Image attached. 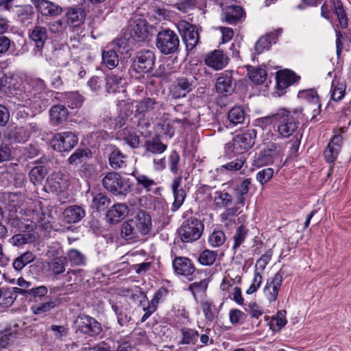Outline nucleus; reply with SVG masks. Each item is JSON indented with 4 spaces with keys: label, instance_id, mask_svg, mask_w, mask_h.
Returning <instances> with one entry per match:
<instances>
[{
    "label": "nucleus",
    "instance_id": "f257e3e1",
    "mask_svg": "<svg viewBox=\"0 0 351 351\" xmlns=\"http://www.w3.org/2000/svg\"><path fill=\"white\" fill-rule=\"evenodd\" d=\"M29 90L23 93H16L18 105L22 106H31L39 110H45L48 105V99L44 98L45 84L43 80L37 79L32 80L29 85Z\"/></svg>",
    "mask_w": 351,
    "mask_h": 351
},
{
    "label": "nucleus",
    "instance_id": "f03ea898",
    "mask_svg": "<svg viewBox=\"0 0 351 351\" xmlns=\"http://www.w3.org/2000/svg\"><path fill=\"white\" fill-rule=\"evenodd\" d=\"M300 112L299 110L293 112L286 109L280 110L277 113L273 114V119L276 122L278 138H289L299 136L296 134L300 124L299 121L295 114Z\"/></svg>",
    "mask_w": 351,
    "mask_h": 351
},
{
    "label": "nucleus",
    "instance_id": "7ed1b4c3",
    "mask_svg": "<svg viewBox=\"0 0 351 351\" xmlns=\"http://www.w3.org/2000/svg\"><path fill=\"white\" fill-rule=\"evenodd\" d=\"M104 187L114 195H125L132 191V183L117 172H108L103 178Z\"/></svg>",
    "mask_w": 351,
    "mask_h": 351
},
{
    "label": "nucleus",
    "instance_id": "20e7f679",
    "mask_svg": "<svg viewBox=\"0 0 351 351\" xmlns=\"http://www.w3.org/2000/svg\"><path fill=\"white\" fill-rule=\"evenodd\" d=\"M204 226L195 217L185 219L178 230V237L184 243H192L198 240L204 231Z\"/></svg>",
    "mask_w": 351,
    "mask_h": 351
},
{
    "label": "nucleus",
    "instance_id": "39448f33",
    "mask_svg": "<svg viewBox=\"0 0 351 351\" xmlns=\"http://www.w3.org/2000/svg\"><path fill=\"white\" fill-rule=\"evenodd\" d=\"M128 51L125 40L117 39L108 45L102 51V64L109 69H113L119 64V54Z\"/></svg>",
    "mask_w": 351,
    "mask_h": 351
},
{
    "label": "nucleus",
    "instance_id": "423d86ee",
    "mask_svg": "<svg viewBox=\"0 0 351 351\" xmlns=\"http://www.w3.org/2000/svg\"><path fill=\"white\" fill-rule=\"evenodd\" d=\"M156 45L164 55L176 53L180 46L178 36L169 29L160 31L156 36Z\"/></svg>",
    "mask_w": 351,
    "mask_h": 351
},
{
    "label": "nucleus",
    "instance_id": "0eeeda50",
    "mask_svg": "<svg viewBox=\"0 0 351 351\" xmlns=\"http://www.w3.org/2000/svg\"><path fill=\"white\" fill-rule=\"evenodd\" d=\"M123 38L120 39L125 40L126 44L130 40L134 42L144 41L149 35L146 21L139 18L130 21L128 26L123 32Z\"/></svg>",
    "mask_w": 351,
    "mask_h": 351
},
{
    "label": "nucleus",
    "instance_id": "6e6552de",
    "mask_svg": "<svg viewBox=\"0 0 351 351\" xmlns=\"http://www.w3.org/2000/svg\"><path fill=\"white\" fill-rule=\"evenodd\" d=\"M44 56L47 61L57 66H66L71 57L69 47L63 44L53 45L51 49L47 50Z\"/></svg>",
    "mask_w": 351,
    "mask_h": 351
},
{
    "label": "nucleus",
    "instance_id": "1a4fd4ad",
    "mask_svg": "<svg viewBox=\"0 0 351 351\" xmlns=\"http://www.w3.org/2000/svg\"><path fill=\"white\" fill-rule=\"evenodd\" d=\"M177 29L186 44L187 50H192L199 43V36L197 27L185 21H179Z\"/></svg>",
    "mask_w": 351,
    "mask_h": 351
},
{
    "label": "nucleus",
    "instance_id": "9d476101",
    "mask_svg": "<svg viewBox=\"0 0 351 351\" xmlns=\"http://www.w3.org/2000/svg\"><path fill=\"white\" fill-rule=\"evenodd\" d=\"M218 4L222 10L221 19L229 24H235L243 16V8L233 3V0H219Z\"/></svg>",
    "mask_w": 351,
    "mask_h": 351
},
{
    "label": "nucleus",
    "instance_id": "9b49d317",
    "mask_svg": "<svg viewBox=\"0 0 351 351\" xmlns=\"http://www.w3.org/2000/svg\"><path fill=\"white\" fill-rule=\"evenodd\" d=\"M78 143V138L72 132L58 133L53 136L51 144L54 150L69 152L73 149Z\"/></svg>",
    "mask_w": 351,
    "mask_h": 351
},
{
    "label": "nucleus",
    "instance_id": "f8f14e48",
    "mask_svg": "<svg viewBox=\"0 0 351 351\" xmlns=\"http://www.w3.org/2000/svg\"><path fill=\"white\" fill-rule=\"evenodd\" d=\"M155 60L154 52L149 50H142L136 53L132 67L137 73H147L152 70Z\"/></svg>",
    "mask_w": 351,
    "mask_h": 351
},
{
    "label": "nucleus",
    "instance_id": "ddd939ff",
    "mask_svg": "<svg viewBox=\"0 0 351 351\" xmlns=\"http://www.w3.org/2000/svg\"><path fill=\"white\" fill-rule=\"evenodd\" d=\"M75 324L77 331L90 337L97 336L102 331L101 324L95 318L86 315L78 316Z\"/></svg>",
    "mask_w": 351,
    "mask_h": 351
},
{
    "label": "nucleus",
    "instance_id": "4468645a",
    "mask_svg": "<svg viewBox=\"0 0 351 351\" xmlns=\"http://www.w3.org/2000/svg\"><path fill=\"white\" fill-rule=\"evenodd\" d=\"M196 78L192 75L181 76L172 85L171 93L174 99L184 97L195 86Z\"/></svg>",
    "mask_w": 351,
    "mask_h": 351
},
{
    "label": "nucleus",
    "instance_id": "2eb2a0df",
    "mask_svg": "<svg viewBox=\"0 0 351 351\" xmlns=\"http://www.w3.org/2000/svg\"><path fill=\"white\" fill-rule=\"evenodd\" d=\"M70 176L68 173L59 171L47 178L46 190L59 194L68 189L70 185Z\"/></svg>",
    "mask_w": 351,
    "mask_h": 351
},
{
    "label": "nucleus",
    "instance_id": "dca6fc26",
    "mask_svg": "<svg viewBox=\"0 0 351 351\" xmlns=\"http://www.w3.org/2000/svg\"><path fill=\"white\" fill-rule=\"evenodd\" d=\"M256 131L248 130L245 132L237 135L233 140V149L237 153L248 151L255 143Z\"/></svg>",
    "mask_w": 351,
    "mask_h": 351
},
{
    "label": "nucleus",
    "instance_id": "f3484780",
    "mask_svg": "<svg viewBox=\"0 0 351 351\" xmlns=\"http://www.w3.org/2000/svg\"><path fill=\"white\" fill-rule=\"evenodd\" d=\"M110 167L114 170L125 168L128 163V156L123 154L119 147L114 145H108L106 147Z\"/></svg>",
    "mask_w": 351,
    "mask_h": 351
},
{
    "label": "nucleus",
    "instance_id": "a211bd4d",
    "mask_svg": "<svg viewBox=\"0 0 351 351\" xmlns=\"http://www.w3.org/2000/svg\"><path fill=\"white\" fill-rule=\"evenodd\" d=\"M29 38L34 43L35 50L43 56V49L48 40V32L45 27L36 25L28 32Z\"/></svg>",
    "mask_w": 351,
    "mask_h": 351
},
{
    "label": "nucleus",
    "instance_id": "6ab92c4d",
    "mask_svg": "<svg viewBox=\"0 0 351 351\" xmlns=\"http://www.w3.org/2000/svg\"><path fill=\"white\" fill-rule=\"evenodd\" d=\"M216 90L219 94L227 96L234 90V85L232 82V72L226 71L220 74L216 82Z\"/></svg>",
    "mask_w": 351,
    "mask_h": 351
},
{
    "label": "nucleus",
    "instance_id": "aec40b11",
    "mask_svg": "<svg viewBox=\"0 0 351 351\" xmlns=\"http://www.w3.org/2000/svg\"><path fill=\"white\" fill-rule=\"evenodd\" d=\"M174 272L180 276L188 277L195 271V267L191 259L183 256L176 257L172 263Z\"/></svg>",
    "mask_w": 351,
    "mask_h": 351
},
{
    "label": "nucleus",
    "instance_id": "412c9836",
    "mask_svg": "<svg viewBox=\"0 0 351 351\" xmlns=\"http://www.w3.org/2000/svg\"><path fill=\"white\" fill-rule=\"evenodd\" d=\"M129 213L128 206L124 203L114 204L106 214V221L110 224H116L123 220Z\"/></svg>",
    "mask_w": 351,
    "mask_h": 351
},
{
    "label": "nucleus",
    "instance_id": "4be33fe9",
    "mask_svg": "<svg viewBox=\"0 0 351 351\" xmlns=\"http://www.w3.org/2000/svg\"><path fill=\"white\" fill-rule=\"evenodd\" d=\"M204 61L209 67L215 70H221L228 64V58L222 51L216 49L208 53Z\"/></svg>",
    "mask_w": 351,
    "mask_h": 351
},
{
    "label": "nucleus",
    "instance_id": "5701e85b",
    "mask_svg": "<svg viewBox=\"0 0 351 351\" xmlns=\"http://www.w3.org/2000/svg\"><path fill=\"white\" fill-rule=\"evenodd\" d=\"M282 271L280 270L270 282H267L264 288L265 295L270 302H274L277 299L282 282Z\"/></svg>",
    "mask_w": 351,
    "mask_h": 351
},
{
    "label": "nucleus",
    "instance_id": "b1692460",
    "mask_svg": "<svg viewBox=\"0 0 351 351\" xmlns=\"http://www.w3.org/2000/svg\"><path fill=\"white\" fill-rule=\"evenodd\" d=\"M343 138L341 135L334 136L324 152V156L326 162H334L341 150Z\"/></svg>",
    "mask_w": 351,
    "mask_h": 351
},
{
    "label": "nucleus",
    "instance_id": "393cba45",
    "mask_svg": "<svg viewBox=\"0 0 351 351\" xmlns=\"http://www.w3.org/2000/svg\"><path fill=\"white\" fill-rule=\"evenodd\" d=\"M131 220L135 224L136 229L140 236L145 235L150 231L152 228L151 217L144 211L139 212Z\"/></svg>",
    "mask_w": 351,
    "mask_h": 351
},
{
    "label": "nucleus",
    "instance_id": "a878e982",
    "mask_svg": "<svg viewBox=\"0 0 351 351\" xmlns=\"http://www.w3.org/2000/svg\"><path fill=\"white\" fill-rule=\"evenodd\" d=\"M66 22L67 26L69 28H73V31H74L75 28L78 27L83 23L84 10L82 6L69 8L66 12Z\"/></svg>",
    "mask_w": 351,
    "mask_h": 351
},
{
    "label": "nucleus",
    "instance_id": "bb28decb",
    "mask_svg": "<svg viewBox=\"0 0 351 351\" xmlns=\"http://www.w3.org/2000/svg\"><path fill=\"white\" fill-rule=\"evenodd\" d=\"M182 177L176 178L172 182L171 189L173 193L174 202L172 204L171 210L176 211L183 204L186 194L185 191L180 187Z\"/></svg>",
    "mask_w": 351,
    "mask_h": 351
},
{
    "label": "nucleus",
    "instance_id": "cd10ccee",
    "mask_svg": "<svg viewBox=\"0 0 351 351\" xmlns=\"http://www.w3.org/2000/svg\"><path fill=\"white\" fill-rule=\"evenodd\" d=\"M84 209L77 205L67 207L63 212V217L69 223H75L81 221L85 217Z\"/></svg>",
    "mask_w": 351,
    "mask_h": 351
},
{
    "label": "nucleus",
    "instance_id": "c85d7f7f",
    "mask_svg": "<svg viewBox=\"0 0 351 351\" xmlns=\"http://www.w3.org/2000/svg\"><path fill=\"white\" fill-rule=\"evenodd\" d=\"M112 308L116 314L119 326L121 327H128L130 322L132 321L130 310H128L126 306L121 304V302L113 304Z\"/></svg>",
    "mask_w": 351,
    "mask_h": 351
},
{
    "label": "nucleus",
    "instance_id": "c756f323",
    "mask_svg": "<svg viewBox=\"0 0 351 351\" xmlns=\"http://www.w3.org/2000/svg\"><path fill=\"white\" fill-rule=\"evenodd\" d=\"M282 32V29H279L276 32H272L265 36L261 37L256 43L254 49L256 53L259 54L265 50H268L272 43H276L278 36Z\"/></svg>",
    "mask_w": 351,
    "mask_h": 351
},
{
    "label": "nucleus",
    "instance_id": "7c9ffc66",
    "mask_svg": "<svg viewBox=\"0 0 351 351\" xmlns=\"http://www.w3.org/2000/svg\"><path fill=\"white\" fill-rule=\"evenodd\" d=\"M68 110L62 105H56L50 110V118L53 125H58L65 121L67 119Z\"/></svg>",
    "mask_w": 351,
    "mask_h": 351
},
{
    "label": "nucleus",
    "instance_id": "2f4dec72",
    "mask_svg": "<svg viewBox=\"0 0 351 351\" xmlns=\"http://www.w3.org/2000/svg\"><path fill=\"white\" fill-rule=\"evenodd\" d=\"M121 234L122 238L128 241L137 239L141 237L136 229L135 224L131 219L123 223L121 225Z\"/></svg>",
    "mask_w": 351,
    "mask_h": 351
},
{
    "label": "nucleus",
    "instance_id": "473e14b6",
    "mask_svg": "<svg viewBox=\"0 0 351 351\" xmlns=\"http://www.w3.org/2000/svg\"><path fill=\"white\" fill-rule=\"evenodd\" d=\"M157 103L154 99L145 98L136 103L135 106V116L145 114L153 111L156 108Z\"/></svg>",
    "mask_w": 351,
    "mask_h": 351
},
{
    "label": "nucleus",
    "instance_id": "72a5a7b5",
    "mask_svg": "<svg viewBox=\"0 0 351 351\" xmlns=\"http://www.w3.org/2000/svg\"><path fill=\"white\" fill-rule=\"evenodd\" d=\"M38 10L43 16H57L62 13V9L58 4L45 0Z\"/></svg>",
    "mask_w": 351,
    "mask_h": 351
},
{
    "label": "nucleus",
    "instance_id": "f704fd0d",
    "mask_svg": "<svg viewBox=\"0 0 351 351\" xmlns=\"http://www.w3.org/2000/svg\"><path fill=\"white\" fill-rule=\"evenodd\" d=\"M247 75L252 82L256 84H263L265 81L267 75L264 68L254 67L252 66L247 67Z\"/></svg>",
    "mask_w": 351,
    "mask_h": 351
},
{
    "label": "nucleus",
    "instance_id": "c9c22d12",
    "mask_svg": "<svg viewBox=\"0 0 351 351\" xmlns=\"http://www.w3.org/2000/svg\"><path fill=\"white\" fill-rule=\"evenodd\" d=\"M246 118L244 110L240 106L233 107L228 113V119L233 125L244 123Z\"/></svg>",
    "mask_w": 351,
    "mask_h": 351
},
{
    "label": "nucleus",
    "instance_id": "e433bc0d",
    "mask_svg": "<svg viewBox=\"0 0 351 351\" xmlns=\"http://www.w3.org/2000/svg\"><path fill=\"white\" fill-rule=\"evenodd\" d=\"M34 16V10L31 5H24L19 7L17 10L18 20L24 25L32 23Z\"/></svg>",
    "mask_w": 351,
    "mask_h": 351
},
{
    "label": "nucleus",
    "instance_id": "4c0bfd02",
    "mask_svg": "<svg viewBox=\"0 0 351 351\" xmlns=\"http://www.w3.org/2000/svg\"><path fill=\"white\" fill-rule=\"evenodd\" d=\"M15 81V79L7 75L0 77V92L8 97L14 95L16 90Z\"/></svg>",
    "mask_w": 351,
    "mask_h": 351
},
{
    "label": "nucleus",
    "instance_id": "58836bf2",
    "mask_svg": "<svg viewBox=\"0 0 351 351\" xmlns=\"http://www.w3.org/2000/svg\"><path fill=\"white\" fill-rule=\"evenodd\" d=\"M346 84L344 82L334 79L331 86V98L335 101H341L346 93Z\"/></svg>",
    "mask_w": 351,
    "mask_h": 351
},
{
    "label": "nucleus",
    "instance_id": "ea45409f",
    "mask_svg": "<svg viewBox=\"0 0 351 351\" xmlns=\"http://www.w3.org/2000/svg\"><path fill=\"white\" fill-rule=\"evenodd\" d=\"M124 79L114 75H109L106 78V89L108 93L119 91L123 87Z\"/></svg>",
    "mask_w": 351,
    "mask_h": 351
},
{
    "label": "nucleus",
    "instance_id": "a19ab883",
    "mask_svg": "<svg viewBox=\"0 0 351 351\" xmlns=\"http://www.w3.org/2000/svg\"><path fill=\"white\" fill-rule=\"evenodd\" d=\"M58 303V299L51 298L45 302L33 305L31 309L34 314L40 315L50 311L51 309L54 308Z\"/></svg>",
    "mask_w": 351,
    "mask_h": 351
},
{
    "label": "nucleus",
    "instance_id": "79ce46f5",
    "mask_svg": "<svg viewBox=\"0 0 351 351\" xmlns=\"http://www.w3.org/2000/svg\"><path fill=\"white\" fill-rule=\"evenodd\" d=\"M214 203L217 207L227 208L232 203V196L224 191H217L215 193Z\"/></svg>",
    "mask_w": 351,
    "mask_h": 351
},
{
    "label": "nucleus",
    "instance_id": "37998d69",
    "mask_svg": "<svg viewBox=\"0 0 351 351\" xmlns=\"http://www.w3.org/2000/svg\"><path fill=\"white\" fill-rule=\"evenodd\" d=\"M36 258L34 254L30 251L25 252L17 257L13 262V267L17 270H21L25 265L33 262Z\"/></svg>",
    "mask_w": 351,
    "mask_h": 351
},
{
    "label": "nucleus",
    "instance_id": "c03bdc74",
    "mask_svg": "<svg viewBox=\"0 0 351 351\" xmlns=\"http://www.w3.org/2000/svg\"><path fill=\"white\" fill-rule=\"evenodd\" d=\"M111 203L110 198L101 193L93 196L92 207L97 210H104Z\"/></svg>",
    "mask_w": 351,
    "mask_h": 351
},
{
    "label": "nucleus",
    "instance_id": "a18cd8bd",
    "mask_svg": "<svg viewBox=\"0 0 351 351\" xmlns=\"http://www.w3.org/2000/svg\"><path fill=\"white\" fill-rule=\"evenodd\" d=\"M298 97L300 99H303L314 104L318 108L321 107L319 97L317 91L314 89H308L300 90L298 94Z\"/></svg>",
    "mask_w": 351,
    "mask_h": 351
},
{
    "label": "nucleus",
    "instance_id": "49530a36",
    "mask_svg": "<svg viewBox=\"0 0 351 351\" xmlns=\"http://www.w3.org/2000/svg\"><path fill=\"white\" fill-rule=\"evenodd\" d=\"M182 335L181 344L194 345L197 341L198 332L192 328H184L181 330Z\"/></svg>",
    "mask_w": 351,
    "mask_h": 351
},
{
    "label": "nucleus",
    "instance_id": "de8ad7c7",
    "mask_svg": "<svg viewBox=\"0 0 351 351\" xmlns=\"http://www.w3.org/2000/svg\"><path fill=\"white\" fill-rule=\"evenodd\" d=\"M217 253L210 250H203L198 256V262L204 266H210L216 261Z\"/></svg>",
    "mask_w": 351,
    "mask_h": 351
},
{
    "label": "nucleus",
    "instance_id": "09e8293b",
    "mask_svg": "<svg viewBox=\"0 0 351 351\" xmlns=\"http://www.w3.org/2000/svg\"><path fill=\"white\" fill-rule=\"evenodd\" d=\"M145 146L148 152L154 154H160L167 149V145L163 144L157 136L147 141Z\"/></svg>",
    "mask_w": 351,
    "mask_h": 351
},
{
    "label": "nucleus",
    "instance_id": "8fccbe9b",
    "mask_svg": "<svg viewBox=\"0 0 351 351\" xmlns=\"http://www.w3.org/2000/svg\"><path fill=\"white\" fill-rule=\"evenodd\" d=\"M132 175L136 179V185L142 186L147 191H150L152 187L156 185V182L153 179L144 174L133 172Z\"/></svg>",
    "mask_w": 351,
    "mask_h": 351
},
{
    "label": "nucleus",
    "instance_id": "3c124183",
    "mask_svg": "<svg viewBox=\"0 0 351 351\" xmlns=\"http://www.w3.org/2000/svg\"><path fill=\"white\" fill-rule=\"evenodd\" d=\"M91 157V152L88 149H77L68 158L67 161L69 165H73L81 162L84 158Z\"/></svg>",
    "mask_w": 351,
    "mask_h": 351
},
{
    "label": "nucleus",
    "instance_id": "603ef678",
    "mask_svg": "<svg viewBox=\"0 0 351 351\" xmlns=\"http://www.w3.org/2000/svg\"><path fill=\"white\" fill-rule=\"evenodd\" d=\"M84 102V97L78 92H71L66 95V103L71 108H80Z\"/></svg>",
    "mask_w": 351,
    "mask_h": 351
},
{
    "label": "nucleus",
    "instance_id": "864d4df0",
    "mask_svg": "<svg viewBox=\"0 0 351 351\" xmlns=\"http://www.w3.org/2000/svg\"><path fill=\"white\" fill-rule=\"evenodd\" d=\"M47 173V169L43 166H36L32 168L29 176L31 182L36 184L41 182Z\"/></svg>",
    "mask_w": 351,
    "mask_h": 351
},
{
    "label": "nucleus",
    "instance_id": "5fc2aeb1",
    "mask_svg": "<svg viewBox=\"0 0 351 351\" xmlns=\"http://www.w3.org/2000/svg\"><path fill=\"white\" fill-rule=\"evenodd\" d=\"M245 161L246 158L244 156H240L235 160L221 166L220 170L221 171H223V170L229 171H239L242 168Z\"/></svg>",
    "mask_w": 351,
    "mask_h": 351
},
{
    "label": "nucleus",
    "instance_id": "6e6d98bb",
    "mask_svg": "<svg viewBox=\"0 0 351 351\" xmlns=\"http://www.w3.org/2000/svg\"><path fill=\"white\" fill-rule=\"evenodd\" d=\"M1 292L0 304L5 306H11L16 300V294L13 292L12 288H3Z\"/></svg>",
    "mask_w": 351,
    "mask_h": 351
},
{
    "label": "nucleus",
    "instance_id": "4d7b16f0",
    "mask_svg": "<svg viewBox=\"0 0 351 351\" xmlns=\"http://www.w3.org/2000/svg\"><path fill=\"white\" fill-rule=\"evenodd\" d=\"M248 230L245 226L241 225L239 227H238L233 237L234 245L232 248L234 251L244 242Z\"/></svg>",
    "mask_w": 351,
    "mask_h": 351
},
{
    "label": "nucleus",
    "instance_id": "13d9d810",
    "mask_svg": "<svg viewBox=\"0 0 351 351\" xmlns=\"http://www.w3.org/2000/svg\"><path fill=\"white\" fill-rule=\"evenodd\" d=\"M69 261L73 265H84L86 263L85 256L79 250L75 249L70 250L67 253Z\"/></svg>",
    "mask_w": 351,
    "mask_h": 351
},
{
    "label": "nucleus",
    "instance_id": "bf43d9fd",
    "mask_svg": "<svg viewBox=\"0 0 351 351\" xmlns=\"http://www.w3.org/2000/svg\"><path fill=\"white\" fill-rule=\"evenodd\" d=\"M333 5L335 8V12L339 20L340 25L342 28H346L348 25V21L346 17L345 12L343 9V5L339 0H334Z\"/></svg>",
    "mask_w": 351,
    "mask_h": 351
},
{
    "label": "nucleus",
    "instance_id": "052dcab7",
    "mask_svg": "<svg viewBox=\"0 0 351 351\" xmlns=\"http://www.w3.org/2000/svg\"><path fill=\"white\" fill-rule=\"evenodd\" d=\"M286 324V311H280L277 313L276 317L271 319L270 326L274 330H280Z\"/></svg>",
    "mask_w": 351,
    "mask_h": 351
},
{
    "label": "nucleus",
    "instance_id": "680f3d73",
    "mask_svg": "<svg viewBox=\"0 0 351 351\" xmlns=\"http://www.w3.org/2000/svg\"><path fill=\"white\" fill-rule=\"evenodd\" d=\"M34 238V234L30 233L25 234H16L10 239V242L14 245L19 246L33 241Z\"/></svg>",
    "mask_w": 351,
    "mask_h": 351
},
{
    "label": "nucleus",
    "instance_id": "e2e57ef3",
    "mask_svg": "<svg viewBox=\"0 0 351 351\" xmlns=\"http://www.w3.org/2000/svg\"><path fill=\"white\" fill-rule=\"evenodd\" d=\"M225 233L221 230H215L209 237L208 242L213 247H219L226 241Z\"/></svg>",
    "mask_w": 351,
    "mask_h": 351
},
{
    "label": "nucleus",
    "instance_id": "0e129e2a",
    "mask_svg": "<svg viewBox=\"0 0 351 351\" xmlns=\"http://www.w3.org/2000/svg\"><path fill=\"white\" fill-rule=\"evenodd\" d=\"M66 258L56 257L52 260L49 267L55 274H60L65 271Z\"/></svg>",
    "mask_w": 351,
    "mask_h": 351
},
{
    "label": "nucleus",
    "instance_id": "69168bd1",
    "mask_svg": "<svg viewBox=\"0 0 351 351\" xmlns=\"http://www.w3.org/2000/svg\"><path fill=\"white\" fill-rule=\"evenodd\" d=\"M201 306L205 318L209 322L213 321L215 317V306L212 302L205 301L201 303Z\"/></svg>",
    "mask_w": 351,
    "mask_h": 351
},
{
    "label": "nucleus",
    "instance_id": "338daca9",
    "mask_svg": "<svg viewBox=\"0 0 351 351\" xmlns=\"http://www.w3.org/2000/svg\"><path fill=\"white\" fill-rule=\"evenodd\" d=\"M208 287V282L206 280H202L199 282L191 283L189 289L192 292L194 297L197 295H202L205 293Z\"/></svg>",
    "mask_w": 351,
    "mask_h": 351
},
{
    "label": "nucleus",
    "instance_id": "774afa93",
    "mask_svg": "<svg viewBox=\"0 0 351 351\" xmlns=\"http://www.w3.org/2000/svg\"><path fill=\"white\" fill-rule=\"evenodd\" d=\"M274 176V169L270 167L265 168L256 173V180L261 184L267 183Z\"/></svg>",
    "mask_w": 351,
    "mask_h": 351
}]
</instances>
